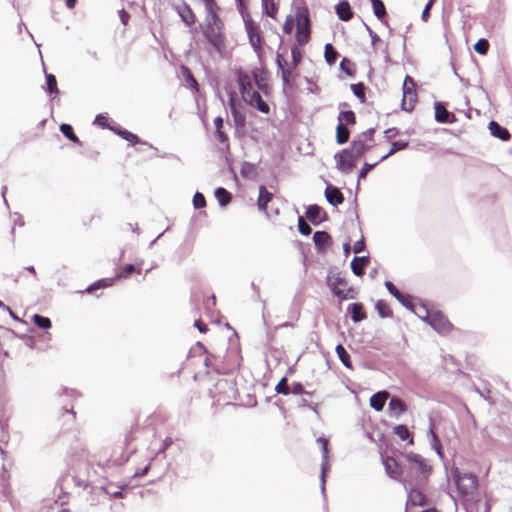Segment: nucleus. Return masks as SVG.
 Wrapping results in <instances>:
<instances>
[{
    "mask_svg": "<svg viewBox=\"0 0 512 512\" xmlns=\"http://www.w3.org/2000/svg\"><path fill=\"white\" fill-rule=\"evenodd\" d=\"M252 80H254L257 88L261 92L267 94L269 92L268 73L262 68L253 69L252 75L244 71H238L237 73L239 90L245 103L264 114H268L270 107L262 99L260 93L253 90Z\"/></svg>",
    "mask_w": 512,
    "mask_h": 512,
    "instance_id": "1",
    "label": "nucleus"
},
{
    "mask_svg": "<svg viewBox=\"0 0 512 512\" xmlns=\"http://www.w3.org/2000/svg\"><path fill=\"white\" fill-rule=\"evenodd\" d=\"M217 401L225 405L233 404L239 398L236 382L231 379H219L215 384Z\"/></svg>",
    "mask_w": 512,
    "mask_h": 512,
    "instance_id": "2",
    "label": "nucleus"
},
{
    "mask_svg": "<svg viewBox=\"0 0 512 512\" xmlns=\"http://www.w3.org/2000/svg\"><path fill=\"white\" fill-rule=\"evenodd\" d=\"M327 283L333 294L341 301L356 297L355 289L349 286L347 280L339 273L328 276Z\"/></svg>",
    "mask_w": 512,
    "mask_h": 512,
    "instance_id": "3",
    "label": "nucleus"
},
{
    "mask_svg": "<svg viewBox=\"0 0 512 512\" xmlns=\"http://www.w3.org/2000/svg\"><path fill=\"white\" fill-rule=\"evenodd\" d=\"M245 30L249 38V42L255 53L261 57L263 54V37L258 23H256L250 15L244 17Z\"/></svg>",
    "mask_w": 512,
    "mask_h": 512,
    "instance_id": "4",
    "label": "nucleus"
},
{
    "mask_svg": "<svg viewBox=\"0 0 512 512\" xmlns=\"http://www.w3.org/2000/svg\"><path fill=\"white\" fill-rule=\"evenodd\" d=\"M134 272L140 274L141 269H136L133 264H127L119 272L116 273L114 278L100 279L86 288L85 292L92 293L97 289L110 287L115 283L116 280L128 278Z\"/></svg>",
    "mask_w": 512,
    "mask_h": 512,
    "instance_id": "5",
    "label": "nucleus"
},
{
    "mask_svg": "<svg viewBox=\"0 0 512 512\" xmlns=\"http://www.w3.org/2000/svg\"><path fill=\"white\" fill-rule=\"evenodd\" d=\"M454 480L459 493L463 496L472 495L478 488V479L473 473L454 472Z\"/></svg>",
    "mask_w": 512,
    "mask_h": 512,
    "instance_id": "6",
    "label": "nucleus"
},
{
    "mask_svg": "<svg viewBox=\"0 0 512 512\" xmlns=\"http://www.w3.org/2000/svg\"><path fill=\"white\" fill-rule=\"evenodd\" d=\"M70 469L78 478L89 479L91 475L92 466L88 462V451L81 450L79 454H75L71 458Z\"/></svg>",
    "mask_w": 512,
    "mask_h": 512,
    "instance_id": "7",
    "label": "nucleus"
},
{
    "mask_svg": "<svg viewBox=\"0 0 512 512\" xmlns=\"http://www.w3.org/2000/svg\"><path fill=\"white\" fill-rule=\"evenodd\" d=\"M403 98H402V109L411 112L418 100L416 83L410 75H406L403 81Z\"/></svg>",
    "mask_w": 512,
    "mask_h": 512,
    "instance_id": "8",
    "label": "nucleus"
},
{
    "mask_svg": "<svg viewBox=\"0 0 512 512\" xmlns=\"http://www.w3.org/2000/svg\"><path fill=\"white\" fill-rule=\"evenodd\" d=\"M374 132L375 130L370 128L367 131L361 133L356 139L352 141L349 148L358 158H360L374 145Z\"/></svg>",
    "mask_w": 512,
    "mask_h": 512,
    "instance_id": "9",
    "label": "nucleus"
},
{
    "mask_svg": "<svg viewBox=\"0 0 512 512\" xmlns=\"http://www.w3.org/2000/svg\"><path fill=\"white\" fill-rule=\"evenodd\" d=\"M425 321L440 334H448L453 329L452 323L441 312L428 313Z\"/></svg>",
    "mask_w": 512,
    "mask_h": 512,
    "instance_id": "10",
    "label": "nucleus"
},
{
    "mask_svg": "<svg viewBox=\"0 0 512 512\" xmlns=\"http://www.w3.org/2000/svg\"><path fill=\"white\" fill-rule=\"evenodd\" d=\"M296 40L300 45L308 43L310 39V20L306 11L298 12L296 15Z\"/></svg>",
    "mask_w": 512,
    "mask_h": 512,
    "instance_id": "11",
    "label": "nucleus"
},
{
    "mask_svg": "<svg viewBox=\"0 0 512 512\" xmlns=\"http://www.w3.org/2000/svg\"><path fill=\"white\" fill-rule=\"evenodd\" d=\"M203 34L208 42L218 51L222 52L225 48V37L223 28L205 26Z\"/></svg>",
    "mask_w": 512,
    "mask_h": 512,
    "instance_id": "12",
    "label": "nucleus"
},
{
    "mask_svg": "<svg viewBox=\"0 0 512 512\" xmlns=\"http://www.w3.org/2000/svg\"><path fill=\"white\" fill-rule=\"evenodd\" d=\"M382 464L386 474L393 480L402 482L406 486V480L402 479L403 470L399 462L391 456H383Z\"/></svg>",
    "mask_w": 512,
    "mask_h": 512,
    "instance_id": "13",
    "label": "nucleus"
},
{
    "mask_svg": "<svg viewBox=\"0 0 512 512\" xmlns=\"http://www.w3.org/2000/svg\"><path fill=\"white\" fill-rule=\"evenodd\" d=\"M335 158L338 169L343 172L351 171L354 168L356 161L359 159L350 148L344 149L342 152L337 154Z\"/></svg>",
    "mask_w": 512,
    "mask_h": 512,
    "instance_id": "14",
    "label": "nucleus"
},
{
    "mask_svg": "<svg viewBox=\"0 0 512 512\" xmlns=\"http://www.w3.org/2000/svg\"><path fill=\"white\" fill-rule=\"evenodd\" d=\"M276 62L278 65V68L281 72V78L283 81L284 86H288L290 84V79L293 77V71L296 68H292V63H287V61L284 59L283 55L280 53H277L276 56Z\"/></svg>",
    "mask_w": 512,
    "mask_h": 512,
    "instance_id": "15",
    "label": "nucleus"
},
{
    "mask_svg": "<svg viewBox=\"0 0 512 512\" xmlns=\"http://www.w3.org/2000/svg\"><path fill=\"white\" fill-rule=\"evenodd\" d=\"M405 458L417 469L419 473L428 474L431 471V466L421 455L410 452L405 455Z\"/></svg>",
    "mask_w": 512,
    "mask_h": 512,
    "instance_id": "16",
    "label": "nucleus"
},
{
    "mask_svg": "<svg viewBox=\"0 0 512 512\" xmlns=\"http://www.w3.org/2000/svg\"><path fill=\"white\" fill-rule=\"evenodd\" d=\"M435 119L439 123H455L457 121L455 114L449 112L442 103L435 104Z\"/></svg>",
    "mask_w": 512,
    "mask_h": 512,
    "instance_id": "17",
    "label": "nucleus"
},
{
    "mask_svg": "<svg viewBox=\"0 0 512 512\" xmlns=\"http://www.w3.org/2000/svg\"><path fill=\"white\" fill-rule=\"evenodd\" d=\"M340 113L338 116L339 123H343L344 125H354L356 124V115L352 110H349V104L346 102L339 104Z\"/></svg>",
    "mask_w": 512,
    "mask_h": 512,
    "instance_id": "18",
    "label": "nucleus"
},
{
    "mask_svg": "<svg viewBox=\"0 0 512 512\" xmlns=\"http://www.w3.org/2000/svg\"><path fill=\"white\" fill-rule=\"evenodd\" d=\"M325 197L327 201L333 205L337 206L344 202V196L342 192L332 185H328L325 189Z\"/></svg>",
    "mask_w": 512,
    "mask_h": 512,
    "instance_id": "19",
    "label": "nucleus"
},
{
    "mask_svg": "<svg viewBox=\"0 0 512 512\" xmlns=\"http://www.w3.org/2000/svg\"><path fill=\"white\" fill-rule=\"evenodd\" d=\"M176 10L186 25L191 26L196 22V16L188 4L183 3L182 5L177 6Z\"/></svg>",
    "mask_w": 512,
    "mask_h": 512,
    "instance_id": "20",
    "label": "nucleus"
},
{
    "mask_svg": "<svg viewBox=\"0 0 512 512\" xmlns=\"http://www.w3.org/2000/svg\"><path fill=\"white\" fill-rule=\"evenodd\" d=\"M489 130H490V133L494 137H496V138H498V139H500L502 141H508L511 138L510 132L505 127H502L496 121H491L489 123Z\"/></svg>",
    "mask_w": 512,
    "mask_h": 512,
    "instance_id": "21",
    "label": "nucleus"
},
{
    "mask_svg": "<svg viewBox=\"0 0 512 512\" xmlns=\"http://www.w3.org/2000/svg\"><path fill=\"white\" fill-rule=\"evenodd\" d=\"M427 503V498L424 493L418 489H411L408 492L407 505L410 506H424Z\"/></svg>",
    "mask_w": 512,
    "mask_h": 512,
    "instance_id": "22",
    "label": "nucleus"
},
{
    "mask_svg": "<svg viewBox=\"0 0 512 512\" xmlns=\"http://www.w3.org/2000/svg\"><path fill=\"white\" fill-rule=\"evenodd\" d=\"M273 199V194L264 185L259 187L257 205L260 211L267 212V205Z\"/></svg>",
    "mask_w": 512,
    "mask_h": 512,
    "instance_id": "23",
    "label": "nucleus"
},
{
    "mask_svg": "<svg viewBox=\"0 0 512 512\" xmlns=\"http://www.w3.org/2000/svg\"><path fill=\"white\" fill-rule=\"evenodd\" d=\"M215 125V136L217 140L224 144L227 149H229V138L228 135L223 131L224 120L221 116H218L214 119Z\"/></svg>",
    "mask_w": 512,
    "mask_h": 512,
    "instance_id": "24",
    "label": "nucleus"
},
{
    "mask_svg": "<svg viewBox=\"0 0 512 512\" xmlns=\"http://www.w3.org/2000/svg\"><path fill=\"white\" fill-rule=\"evenodd\" d=\"M313 241L319 250H325L332 244V238L326 231H316L313 235Z\"/></svg>",
    "mask_w": 512,
    "mask_h": 512,
    "instance_id": "25",
    "label": "nucleus"
},
{
    "mask_svg": "<svg viewBox=\"0 0 512 512\" xmlns=\"http://www.w3.org/2000/svg\"><path fill=\"white\" fill-rule=\"evenodd\" d=\"M369 262V257H354L351 261L352 272L356 276L362 277L364 275V269L369 264Z\"/></svg>",
    "mask_w": 512,
    "mask_h": 512,
    "instance_id": "26",
    "label": "nucleus"
},
{
    "mask_svg": "<svg viewBox=\"0 0 512 512\" xmlns=\"http://www.w3.org/2000/svg\"><path fill=\"white\" fill-rule=\"evenodd\" d=\"M389 393L387 391H379L371 396L370 398V406L374 408L376 411H381L384 408L385 402L389 398Z\"/></svg>",
    "mask_w": 512,
    "mask_h": 512,
    "instance_id": "27",
    "label": "nucleus"
},
{
    "mask_svg": "<svg viewBox=\"0 0 512 512\" xmlns=\"http://www.w3.org/2000/svg\"><path fill=\"white\" fill-rule=\"evenodd\" d=\"M387 290L405 307H411V299L409 296L402 294L397 287L390 281L385 282Z\"/></svg>",
    "mask_w": 512,
    "mask_h": 512,
    "instance_id": "28",
    "label": "nucleus"
},
{
    "mask_svg": "<svg viewBox=\"0 0 512 512\" xmlns=\"http://www.w3.org/2000/svg\"><path fill=\"white\" fill-rule=\"evenodd\" d=\"M407 410L406 404L398 397H392L389 401V411L392 416L399 417Z\"/></svg>",
    "mask_w": 512,
    "mask_h": 512,
    "instance_id": "29",
    "label": "nucleus"
},
{
    "mask_svg": "<svg viewBox=\"0 0 512 512\" xmlns=\"http://www.w3.org/2000/svg\"><path fill=\"white\" fill-rule=\"evenodd\" d=\"M348 311L351 314V319L354 322H360L367 318V314L361 303H352L348 306Z\"/></svg>",
    "mask_w": 512,
    "mask_h": 512,
    "instance_id": "30",
    "label": "nucleus"
},
{
    "mask_svg": "<svg viewBox=\"0 0 512 512\" xmlns=\"http://www.w3.org/2000/svg\"><path fill=\"white\" fill-rule=\"evenodd\" d=\"M180 71H181L182 77L184 78V80L187 83V85L194 92H198L199 91V84H198L197 80L195 79V77L193 76L191 70L187 66L181 65L180 66Z\"/></svg>",
    "mask_w": 512,
    "mask_h": 512,
    "instance_id": "31",
    "label": "nucleus"
},
{
    "mask_svg": "<svg viewBox=\"0 0 512 512\" xmlns=\"http://www.w3.org/2000/svg\"><path fill=\"white\" fill-rule=\"evenodd\" d=\"M263 13L272 19L277 18L279 6L275 0H261Z\"/></svg>",
    "mask_w": 512,
    "mask_h": 512,
    "instance_id": "32",
    "label": "nucleus"
},
{
    "mask_svg": "<svg viewBox=\"0 0 512 512\" xmlns=\"http://www.w3.org/2000/svg\"><path fill=\"white\" fill-rule=\"evenodd\" d=\"M393 433L399 437L402 441H408V444L413 445L414 444V438L413 435L410 433L409 429L405 425H396L393 428Z\"/></svg>",
    "mask_w": 512,
    "mask_h": 512,
    "instance_id": "33",
    "label": "nucleus"
},
{
    "mask_svg": "<svg viewBox=\"0 0 512 512\" xmlns=\"http://www.w3.org/2000/svg\"><path fill=\"white\" fill-rule=\"evenodd\" d=\"M229 106H230L231 113L233 115L235 124L238 127H244L246 124V116L244 113H242L238 110L235 100L233 98L230 99Z\"/></svg>",
    "mask_w": 512,
    "mask_h": 512,
    "instance_id": "34",
    "label": "nucleus"
},
{
    "mask_svg": "<svg viewBox=\"0 0 512 512\" xmlns=\"http://www.w3.org/2000/svg\"><path fill=\"white\" fill-rule=\"evenodd\" d=\"M336 13L342 21H349L353 17L351 7L347 1L340 2L336 6Z\"/></svg>",
    "mask_w": 512,
    "mask_h": 512,
    "instance_id": "35",
    "label": "nucleus"
},
{
    "mask_svg": "<svg viewBox=\"0 0 512 512\" xmlns=\"http://www.w3.org/2000/svg\"><path fill=\"white\" fill-rule=\"evenodd\" d=\"M322 208L316 204L310 205L306 210V218L313 224L321 221Z\"/></svg>",
    "mask_w": 512,
    "mask_h": 512,
    "instance_id": "36",
    "label": "nucleus"
},
{
    "mask_svg": "<svg viewBox=\"0 0 512 512\" xmlns=\"http://www.w3.org/2000/svg\"><path fill=\"white\" fill-rule=\"evenodd\" d=\"M317 442L321 445V450H322V454H323L321 477H322V482L324 483L325 482L324 478H325V473H326V468H327V459H328V440L323 437H320L317 439Z\"/></svg>",
    "mask_w": 512,
    "mask_h": 512,
    "instance_id": "37",
    "label": "nucleus"
},
{
    "mask_svg": "<svg viewBox=\"0 0 512 512\" xmlns=\"http://www.w3.org/2000/svg\"><path fill=\"white\" fill-rule=\"evenodd\" d=\"M350 137V131L343 123H338L336 127V141L338 144H344L348 142Z\"/></svg>",
    "mask_w": 512,
    "mask_h": 512,
    "instance_id": "38",
    "label": "nucleus"
},
{
    "mask_svg": "<svg viewBox=\"0 0 512 512\" xmlns=\"http://www.w3.org/2000/svg\"><path fill=\"white\" fill-rule=\"evenodd\" d=\"M338 56L339 54L332 44L328 43L325 45L324 57L329 65H334Z\"/></svg>",
    "mask_w": 512,
    "mask_h": 512,
    "instance_id": "39",
    "label": "nucleus"
},
{
    "mask_svg": "<svg viewBox=\"0 0 512 512\" xmlns=\"http://www.w3.org/2000/svg\"><path fill=\"white\" fill-rule=\"evenodd\" d=\"M336 353L340 359V361L342 362V364L347 367V368H352V363H351V359H350V355L349 353L346 351V349L344 348V346L342 344H338L336 346Z\"/></svg>",
    "mask_w": 512,
    "mask_h": 512,
    "instance_id": "40",
    "label": "nucleus"
},
{
    "mask_svg": "<svg viewBox=\"0 0 512 512\" xmlns=\"http://www.w3.org/2000/svg\"><path fill=\"white\" fill-rule=\"evenodd\" d=\"M60 131L72 142L81 145V141L74 133L73 127L70 124L63 123L60 125Z\"/></svg>",
    "mask_w": 512,
    "mask_h": 512,
    "instance_id": "41",
    "label": "nucleus"
},
{
    "mask_svg": "<svg viewBox=\"0 0 512 512\" xmlns=\"http://www.w3.org/2000/svg\"><path fill=\"white\" fill-rule=\"evenodd\" d=\"M47 80V91L50 95L53 96V98L57 97L59 94V89L57 86V80L56 77L53 74H47L46 75Z\"/></svg>",
    "mask_w": 512,
    "mask_h": 512,
    "instance_id": "42",
    "label": "nucleus"
},
{
    "mask_svg": "<svg viewBox=\"0 0 512 512\" xmlns=\"http://www.w3.org/2000/svg\"><path fill=\"white\" fill-rule=\"evenodd\" d=\"M215 197L221 206H225L231 201V193L224 188H218L215 191Z\"/></svg>",
    "mask_w": 512,
    "mask_h": 512,
    "instance_id": "43",
    "label": "nucleus"
},
{
    "mask_svg": "<svg viewBox=\"0 0 512 512\" xmlns=\"http://www.w3.org/2000/svg\"><path fill=\"white\" fill-rule=\"evenodd\" d=\"M407 147H408V142L407 141H395V142H393L390 151H388L386 154H384L381 157L380 161H383V160L387 159L388 157H390L391 155H393L397 151L403 150V149H405Z\"/></svg>",
    "mask_w": 512,
    "mask_h": 512,
    "instance_id": "44",
    "label": "nucleus"
},
{
    "mask_svg": "<svg viewBox=\"0 0 512 512\" xmlns=\"http://www.w3.org/2000/svg\"><path fill=\"white\" fill-rule=\"evenodd\" d=\"M373 7V12L378 19H383L386 16V8L381 0H370Z\"/></svg>",
    "mask_w": 512,
    "mask_h": 512,
    "instance_id": "45",
    "label": "nucleus"
},
{
    "mask_svg": "<svg viewBox=\"0 0 512 512\" xmlns=\"http://www.w3.org/2000/svg\"><path fill=\"white\" fill-rule=\"evenodd\" d=\"M365 85L363 83H356L351 85V90L354 95L360 100L361 103L366 102Z\"/></svg>",
    "mask_w": 512,
    "mask_h": 512,
    "instance_id": "46",
    "label": "nucleus"
},
{
    "mask_svg": "<svg viewBox=\"0 0 512 512\" xmlns=\"http://www.w3.org/2000/svg\"><path fill=\"white\" fill-rule=\"evenodd\" d=\"M114 131L116 132V134L121 136L123 139L127 140L132 145H135L139 142V137L132 132L122 129H115Z\"/></svg>",
    "mask_w": 512,
    "mask_h": 512,
    "instance_id": "47",
    "label": "nucleus"
},
{
    "mask_svg": "<svg viewBox=\"0 0 512 512\" xmlns=\"http://www.w3.org/2000/svg\"><path fill=\"white\" fill-rule=\"evenodd\" d=\"M32 321L35 325H37L40 328L48 329L51 327L52 323L51 320L47 317L35 314L32 318Z\"/></svg>",
    "mask_w": 512,
    "mask_h": 512,
    "instance_id": "48",
    "label": "nucleus"
},
{
    "mask_svg": "<svg viewBox=\"0 0 512 512\" xmlns=\"http://www.w3.org/2000/svg\"><path fill=\"white\" fill-rule=\"evenodd\" d=\"M290 393H292L294 395L312 396L314 392L313 391H306L304 389L303 385L300 382H294L290 386Z\"/></svg>",
    "mask_w": 512,
    "mask_h": 512,
    "instance_id": "49",
    "label": "nucleus"
},
{
    "mask_svg": "<svg viewBox=\"0 0 512 512\" xmlns=\"http://www.w3.org/2000/svg\"><path fill=\"white\" fill-rule=\"evenodd\" d=\"M291 56H292V68H297L302 60V51L298 46H293L291 48Z\"/></svg>",
    "mask_w": 512,
    "mask_h": 512,
    "instance_id": "50",
    "label": "nucleus"
},
{
    "mask_svg": "<svg viewBox=\"0 0 512 512\" xmlns=\"http://www.w3.org/2000/svg\"><path fill=\"white\" fill-rule=\"evenodd\" d=\"M275 391L278 394L289 395L290 394V386L287 383V378L283 377L275 386Z\"/></svg>",
    "mask_w": 512,
    "mask_h": 512,
    "instance_id": "51",
    "label": "nucleus"
},
{
    "mask_svg": "<svg viewBox=\"0 0 512 512\" xmlns=\"http://www.w3.org/2000/svg\"><path fill=\"white\" fill-rule=\"evenodd\" d=\"M205 26H212V27H216V28L217 27H220V28L224 27L222 20L218 16V13L208 14V16H207V23H206Z\"/></svg>",
    "mask_w": 512,
    "mask_h": 512,
    "instance_id": "52",
    "label": "nucleus"
},
{
    "mask_svg": "<svg viewBox=\"0 0 512 512\" xmlns=\"http://www.w3.org/2000/svg\"><path fill=\"white\" fill-rule=\"evenodd\" d=\"M474 49L477 53L485 55L489 50V42L486 39H480L474 45Z\"/></svg>",
    "mask_w": 512,
    "mask_h": 512,
    "instance_id": "53",
    "label": "nucleus"
},
{
    "mask_svg": "<svg viewBox=\"0 0 512 512\" xmlns=\"http://www.w3.org/2000/svg\"><path fill=\"white\" fill-rule=\"evenodd\" d=\"M298 230L304 236H308L312 232L310 225L305 221L303 217L298 218Z\"/></svg>",
    "mask_w": 512,
    "mask_h": 512,
    "instance_id": "54",
    "label": "nucleus"
},
{
    "mask_svg": "<svg viewBox=\"0 0 512 512\" xmlns=\"http://www.w3.org/2000/svg\"><path fill=\"white\" fill-rule=\"evenodd\" d=\"M193 205L196 209H201L206 206V200L203 194L197 192L193 197Z\"/></svg>",
    "mask_w": 512,
    "mask_h": 512,
    "instance_id": "55",
    "label": "nucleus"
},
{
    "mask_svg": "<svg viewBox=\"0 0 512 512\" xmlns=\"http://www.w3.org/2000/svg\"><path fill=\"white\" fill-rule=\"evenodd\" d=\"M376 308L382 317H387L391 315V310L389 309L388 305L383 301H378L376 303Z\"/></svg>",
    "mask_w": 512,
    "mask_h": 512,
    "instance_id": "56",
    "label": "nucleus"
},
{
    "mask_svg": "<svg viewBox=\"0 0 512 512\" xmlns=\"http://www.w3.org/2000/svg\"><path fill=\"white\" fill-rule=\"evenodd\" d=\"M204 3L208 14H214L219 12L220 8L215 2V0H204Z\"/></svg>",
    "mask_w": 512,
    "mask_h": 512,
    "instance_id": "57",
    "label": "nucleus"
},
{
    "mask_svg": "<svg viewBox=\"0 0 512 512\" xmlns=\"http://www.w3.org/2000/svg\"><path fill=\"white\" fill-rule=\"evenodd\" d=\"M431 434H432L433 446L436 449V451L438 452V454H441L442 446H441L440 440L433 430H431Z\"/></svg>",
    "mask_w": 512,
    "mask_h": 512,
    "instance_id": "58",
    "label": "nucleus"
},
{
    "mask_svg": "<svg viewBox=\"0 0 512 512\" xmlns=\"http://www.w3.org/2000/svg\"><path fill=\"white\" fill-rule=\"evenodd\" d=\"M432 5H433V0H430V1L426 4V6H425V8H424V10H423V12H422V19H423V21H425V22H426V21L428 20V18H429V15H430V9H431Z\"/></svg>",
    "mask_w": 512,
    "mask_h": 512,
    "instance_id": "59",
    "label": "nucleus"
},
{
    "mask_svg": "<svg viewBox=\"0 0 512 512\" xmlns=\"http://www.w3.org/2000/svg\"><path fill=\"white\" fill-rule=\"evenodd\" d=\"M293 29V19L290 17L288 18L284 25H283V31L287 34H290Z\"/></svg>",
    "mask_w": 512,
    "mask_h": 512,
    "instance_id": "60",
    "label": "nucleus"
},
{
    "mask_svg": "<svg viewBox=\"0 0 512 512\" xmlns=\"http://www.w3.org/2000/svg\"><path fill=\"white\" fill-rule=\"evenodd\" d=\"M119 17H120L121 22L124 25H127L128 21L130 19V14L127 11H125L124 9H122L119 11Z\"/></svg>",
    "mask_w": 512,
    "mask_h": 512,
    "instance_id": "61",
    "label": "nucleus"
},
{
    "mask_svg": "<svg viewBox=\"0 0 512 512\" xmlns=\"http://www.w3.org/2000/svg\"><path fill=\"white\" fill-rule=\"evenodd\" d=\"M364 247H365V244H364L363 240L357 241L354 243L353 252L355 254H358L363 251Z\"/></svg>",
    "mask_w": 512,
    "mask_h": 512,
    "instance_id": "62",
    "label": "nucleus"
},
{
    "mask_svg": "<svg viewBox=\"0 0 512 512\" xmlns=\"http://www.w3.org/2000/svg\"><path fill=\"white\" fill-rule=\"evenodd\" d=\"M376 165L375 164H368V163H365L363 168L361 169L360 171V178H364L367 173Z\"/></svg>",
    "mask_w": 512,
    "mask_h": 512,
    "instance_id": "63",
    "label": "nucleus"
},
{
    "mask_svg": "<svg viewBox=\"0 0 512 512\" xmlns=\"http://www.w3.org/2000/svg\"><path fill=\"white\" fill-rule=\"evenodd\" d=\"M195 327L201 332L206 333L208 331V327L205 323H203L201 320H197L195 322Z\"/></svg>",
    "mask_w": 512,
    "mask_h": 512,
    "instance_id": "64",
    "label": "nucleus"
}]
</instances>
